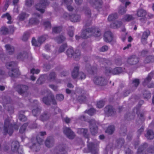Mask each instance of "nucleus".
<instances>
[{
    "instance_id": "c9c22d12",
    "label": "nucleus",
    "mask_w": 154,
    "mask_h": 154,
    "mask_svg": "<svg viewBox=\"0 0 154 154\" xmlns=\"http://www.w3.org/2000/svg\"><path fill=\"white\" fill-rule=\"evenodd\" d=\"M54 39L58 43H60L65 40L66 38L64 36L61 35L56 37Z\"/></svg>"
},
{
    "instance_id": "8fccbe9b",
    "label": "nucleus",
    "mask_w": 154,
    "mask_h": 154,
    "mask_svg": "<svg viewBox=\"0 0 154 154\" xmlns=\"http://www.w3.org/2000/svg\"><path fill=\"white\" fill-rule=\"evenodd\" d=\"M74 51L72 48H69L66 51V54L68 57L71 58L72 57Z\"/></svg>"
},
{
    "instance_id": "3c124183",
    "label": "nucleus",
    "mask_w": 154,
    "mask_h": 154,
    "mask_svg": "<svg viewBox=\"0 0 154 154\" xmlns=\"http://www.w3.org/2000/svg\"><path fill=\"white\" fill-rule=\"evenodd\" d=\"M127 11L125 7L123 6H120L118 10V13L121 15H123L125 14Z\"/></svg>"
},
{
    "instance_id": "a878e982",
    "label": "nucleus",
    "mask_w": 154,
    "mask_h": 154,
    "mask_svg": "<svg viewBox=\"0 0 154 154\" xmlns=\"http://www.w3.org/2000/svg\"><path fill=\"white\" fill-rule=\"evenodd\" d=\"M5 47L6 49V51L7 53L9 54H12L14 52V48L13 46L10 45H6L5 46Z\"/></svg>"
},
{
    "instance_id": "58836bf2",
    "label": "nucleus",
    "mask_w": 154,
    "mask_h": 154,
    "mask_svg": "<svg viewBox=\"0 0 154 154\" xmlns=\"http://www.w3.org/2000/svg\"><path fill=\"white\" fill-rule=\"evenodd\" d=\"M28 14H26V13L22 12L19 14L18 18L19 20L23 21L25 19L28 17Z\"/></svg>"
},
{
    "instance_id": "4468645a",
    "label": "nucleus",
    "mask_w": 154,
    "mask_h": 154,
    "mask_svg": "<svg viewBox=\"0 0 154 154\" xmlns=\"http://www.w3.org/2000/svg\"><path fill=\"white\" fill-rule=\"evenodd\" d=\"M36 140L38 142V143L36 144L35 143H32V146L29 147L31 149L33 148L36 151L39 150L40 148V144L43 141V139L40 138L39 137H36Z\"/></svg>"
},
{
    "instance_id": "f3484780",
    "label": "nucleus",
    "mask_w": 154,
    "mask_h": 154,
    "mask_svg": "<svg viewBox=\"0 0 154 154\" xmlns=\"http://www.w3.org/2000/svg\"><path fill=\"white\" fill-rule=\"evenodd\" d=\"M69 20L73 22H79L81 20V16L77 14H72L69 16Z\"/></svg>"
},
{
    "instance_id": "f03ea898",
    "label": "nucleus",
    "mask_w": 154,
    "mask_h": 154,
    "mask_svg": "<svg viewBox=\"0 0 154 154\" xmlns=\"http://www.w3.org/2000/svg\"><path fill=\"white\" fill-rule=\"evenodd\" d=\"M13 128L17 130L19 128V126L16 125H13L10 123L9 119H6L4 122V134L6 135L8 134L9 136H11L13 132Z\"/></svg>"
},
{
    "instance_id": "473e14b6",
    "label": "nucleus",
    "mask_w": 154,
    "mask_h": 154,
    "mask_svg": "<svg viewBox=\"0 0 154 154\" xmlns=\"http://www.w3.org/2000/svg\"><path fill=\"white\" fill-rule=\"evenodd\" d=\"M50 97L49 95H47V96H45L42 99L43 102L47 105H50L51 104V100Z\"/></svg>"
},
{
    "instance_id": "9d476101",
    "label": "nucleus",
    "mask_w": 154,
    "mask_h": 154,
    "mask_svg": "<svg viewBox=\"0 0 154 154\" xmlns=\"http://www.w3.org/2000/svg\"><path fill=\"white\" fill-rule=\"evenodd\" d=\"M8 74L9 76L11 78H17L20 75V73L18 69L14 68L9 71Z\"/></svg>"
},
{
    "instance_id": "de8ad7c7",
    "label": "nucleus",
    "mask_w": 154,
    "mask_h": 154,
    "mask_svg": "<svg viewBox=\"0 0 154 154\" xmlns=\"http://www.w3.org/2000/svg\"><path fill=\"white\" fill-rule=\"evenodd\" d=\"M62 30L60 26H56L52 28V33L58 34L60 33Z\"/></svg>"
},
{
    "instance_id": "f257e3e1",
    "label": "nucleus",
    "mask_w": 154,
    "mask_h": 154,
    "mask_svg": "<svg viewBox=\"0 0 154 154\" xmlns=\"http://www.w3.org/2000/svg\"><path fill=\"white\" fill-rule=\"evenodd\" d=\"M92 35L95 37H99L101 35L100 29L95 27L87 28L82 32L81 36L83 38H87Z\"/></svg>"
},
{
    "instance_id": "bb28decb",
    "label": "nucleus",
    "mask_w": 154,
    "mask_h": 154,
    "mask_svg": "<svg viewBox=\"0 0 154 154\" xmlns=\"http://www.w3.org/2000/svg\"><path fill=\"white\" fill-rule=\"evenodd\" d=\"M55 154H67L66 147L64 145H60L59 151Z\"/></svg>"
},
{
    "instance_id": "4be33fe9",
    "label": "nucleus",
    "mask_w": 154,
    "mask_h": 154,
    "mask_svg": "<svg viewBox=\"0 0 154 154\" xmlns=\"http://www.w3.org/2000/svg\"><path fill=\"white\" fill-rule=\"evenodd\" d=\"M19 147V142L17 141H13L11 144V150L13 152H17Z\"/></svg>"
},
{
    "instance_id": "b1692460",
    "label": "nucleus",
    "mask_w": 154,
    "mask_h": 154,
    "mask_svg": "<svg viewBox=\"0 0 154 154\" xmlns=\"http://www.w3.org/2000/svg\"><path fill=\"white\" fill-rule=\"evenodd\" d=\"M145 136L147 139L152 140L154 138V133L153 131L150 129L146 130V134H145Z\"/></svg>"
},
{
    "instance_id": "cd10ccee",
    "label": "nucleus",
    "mask_w": 154,
    "mask_h": 154,
    "mask_svg": "<svg viewBox=\"0 0 154 154\" xmlns=\"http://www.w3.org/2000/svg\"><path fill=\"white\" fill-rule=\"evenodd\" d=\"M17 63L13 61L8 62L5 64V66L8 69H11L17 66Z\"/></svg>"
},
{
    "instance_id": "4c0bfd02",
    "label": "nucleus",
    "mask_w": 154,
    "mask_h": 154,
    "mask_svg": "<svg viewBox=\"0 0 154 154\" xmlns=\"http://www.w3.org/2000/svg\"><path fill=\"white\" fill-rule=\"evenodd\" d=\"M148 146V144L146 143H144L141 145L138 148L137 153L138 154L140 153L146 149Z\"/></svg>"
},
{
    "instance_id": "dca6fc26",
    "label": "nucleus",
    "mask_w": 154,
    "mask_h": 154,
    "mask_svg": "<svg viewBox=\"0 0 154 154\" xmlns=\"http://www.w3.org/2000/svg\"><path fill=\"white\" fill-rule=\"evenodd\" d=\"M104 111L105 113L108 116L112 115L115 113V111L112 106H108L104 108Z\"/></svg>"
},
{
    "instance_id": "9b49d317",
    "label": "nucleus",
    "mask_w": 154,
    "mask_h": 154,
    "mask_svg": "<svg viewBox=\"0 0 154 154\" xmlns=\"http://www.w3.org/2000/svg\"><path fill=\"white\" fill-rule=\"evenodd\" d=\"M88 147L90 152H91L92 154H98L97 145H95L92 143H90L88 144Z\"/></svg>"
},
{
    "instance_id": "6e6d98bb",
    "label": "nucleus",
    "mask_w": 154,
    "mask_h": 154,
    "mask_svg": "<svg viewBox=\"0 0 154 154\" xmlns=\"http://www.w3.org/2000/svg\"><path fill=\"white\" fill-rule=\"evenodd\" d=\"M41 111V109L38 107L32 110V112L33 115L34 116H36L39 115Z\"/></svg>"
},
{
    "instance_id": "6e6552de",
    "label": "nucleus",
    "mask_w": 154,
    "mask_h": 154,
    "mask_svg": "<svg viewBox=\"0 0 154 154\" xmlns=\"http://www.w3.org/2000/svg\"><path fill=\"white\" fill-rule=\"evenodd\" d=\"M63 132L69 139H72L75 137V134L69 128H64Z\"/></svg>"
},
{
    "instance_id": "2eb2a0df",
    "label": "nucleus",
    "mask_w": 154,
    "mask_h": 154,
    "mask_svg": "<svg viewBox=\"0 0 154 154\" xmlns=\"http://www.w3.org/2000/svg\"><path fill=\"white\" fill-rule=\"evenodd\" d=\"M50 116V113L48 111H45L40 115L39 119L42 121L44 122L48 120Z\"/></svg>"
},
{
    "instance_id": "1a4fd4ad",
    "label": "nucleus",
    "mask_w": 154,
    "mask_h": 154,
    "mask_svg": "<svg viewBox=\"0 0 154 154\" xmlns=\"http://www.w3.org/2000/svg\"><path fill=\"white\" fill-rule=\"evenodd\" d=\"M27 58L30 60H32V57L30 53H28L26 52H23L19 53L17 55V58L21 60Z\"/></svg>"
},
{
    "instance_id": "f704fd0d",
    "label": "nucleus",
    "mask_w": 154,
    "mask_h": 154,
    "mask_svg": "<svg viewBox=\"0 0 154 154\" xmlns=\"http://www.w3.org/2000/svg\"><path fill=\"white\" fill-rule=\"evenodd\" d=\"M127 131V128L125 126H122L119 131V133L122 136H125Z\"/></svg>"
},
{
    "instance_id": "052dcab7",
    "label": "nucleus",
    "mask_w": 154,
    "mask_h": 154,
    "mask_svg": "<svg viewBox=\"0 0 154 154\" xmlns=\"http://www.w3.org/2000/svg\"><path fill=\"white\" fill-rule=\"evenodd\" d=\"M2 17H7V19L9 20V21L7 22L8 23H11V17L10 15L8 13H7L5 14H4L2 16Z\"/></svg>"
},
{
    "instance_id": "0eeeda50",
    "label": "nucleus",
    "mask_w": 154,
    "mask_h": 154,
    "mask_svg": "<svg viewBox=\"0 0 154 154\" xmlns=\"http://www.w3.org/2000/svg\"><path fill=\"white\" fill-rule=\"evenodd\" d=\"M88 2L94 8H101L102 4V0H88Z\"/></svg>"
},
{
    "instance_id": "ea45409f",
    "label": "nucleus",
    "mask_w": 154,
    "mask_h": 154,
    "mask_svg": "<svg viewBox=\"0 0 154 154\" xmlns=\"http://www.w3.org/2000/svg\"><path fill=\"white\" fill-rule=\"evenodd\" d=\"M77 100L80 103H83L86 101V98L85 95H81L78 97Z\"/></svg>"
},
{
    "instance_id": "412c9836",
    "label": "nucleus",
    "mask_w": 154,
    "mask_h": 154,
    "mask_svg": "<svg viewBox=\"0 0 154 154\" xmlns=\"http://www.w3.org/2000/svg\"><path fill=\"white\" fill-rule=\"evenodd\" d=\"M154 75V72H151L149 74L148 76L144 79V81L142 82L143 86L146 85L151 81Z\"/></svg>"
},
{
    "instance_id": "37998d69",
    "label": "nucleus",
    "mask_w": 154,
    "mask_h": 154,
    "mask_svg": "<svg viewBox=\"0 0 154 154\" xmlns=\"http://www.w3.org/2000/svg\"><path fill=\"white\" fill-rule=\"evenodd\" d=\"M44 7L42 5L40 2L39 3L36 5L35 8L38 11H39L41 13H43L45 11V10L43 9Z\"/></svg>"
},
{
    "instance_id": "79ce46f5",
    "label": "nucleus",
    "mask_w": 154,
    "mask_h": 154,
    "mask_svg": "<svg viewBox=\"0 0 154 154\" xmlns=\"http://www.w3.org/2000/svg\"><path fill=\"white\" fill-rule=\"evenodd\" d=\"M81 52L79 50H76L74 51V53L72 57L76 60L79 59L81 56Z\"/></svg>"
},
{
    "instance_id": "864d4df0",
    "label": "nucleus",
    "mask_w": 154,
    "mask_h": 154,
    "mask_svg": "<svg viewBox=\"0 0 154 154\" xmlns=\"http://www.w3.org/2000/svg\"><path fill=\"white\" fill-rule=\"evenodd\" d=\"M154 60V57L152 56H149L146 57L144 60L145 63H148L152 62Z\"/></svg>"
},
{
    "instance_id": "aec40b11",
    "label": "nucleus",
    "mask_w": 154,
    "mask_h": 154,
    "mask_svg": "<svg viewBox=\"0 0 154 154\" xmlns=\"http://www.w3.org/2000/svg\"><path fill=\"white\" fill-rule=\"evenodd\" d=\"M86 69L88 72L90 74H94L97 71V68L96 66H91L89 64L87 65Z\"/></svg>"
},
{
    "instance_id": "a19ab883",
    "label": "nucleus",
    "mask_w": 154,
    "mask_h": 154,
    "mask_svg": "<svg viewBox=\"0 0 154 154\" xmlns=\"http://www.w3.org/2000/svg\"><path fill=\"white\" fill-rule=\"evenodd\" d=\"M115 128V126L114 125H110L108 127L105 132L109 134H112L114 132Z\"/></svg>"
},
{
    "instance_id": "e2e57ef3",
    "label": "nucleus",
    "mask_w": 154,
    "mask_h": 154,
    "mask_svg": "<svg viewBox=\"0 0 154 154\" xmlns=\"http://www.w3.org/2000/svg\"><path fill=\"white\" fill-rule=\"evenodd\" d=\"M87 18V19H85L84 22L85 23V26L86 27L88 26L91 25L92 21L91 17H90Z\"/></svg>"
},
{
    "instance_id": "0e129e2a",
    "label": "nucleus",
    "mask_w": 154,
    "mask_h": 154,
    "mask_svg": "<svg viewBox=\"0 0 154 154\" xmlns=\"http://www.w3.org/2000/svg\"><path fill=\"white\" fill-rule=\"evenodd\" d=\"M140 83V81L138 79H134L132 80V84L135 88L138 86Z\"/></svg>"
},
{
    "instance_id": "423d86ee",
    "label": "nucleus",
    "mask_w": 154,
    "mask_h": 154,
    "mask_svg": "<svg viewBox=\"0 0 154 154\" xmlns=\"http://www.w3.org/2000/svg\"><path fill=\"white\" fill-rule=\"evenodd\" d=\"M33 16L36 18H32L29 19V25L38 24L39 22V19L42 18L41 15L37 13H34L33 14Z\"/></svg>"
},
{
    "instance_id": "f8f14e48",
    "label": "nucleus",
    "mask_w": 154,
    "mask_h": 154,
    "mask_svg": "<svg viewBox=\"0 0 154 154\" xmlns=\"http://www.w3.org/2000/svg\"><path fill=\"white\" fill-rule=\"evenodd\" d=\"M139 57L135 55L130 56L128 58V62L129 64L131 65H134L137 64L139 62Z\"/></svg>"
},
{
    "instance_id": "ddd939ff",
    "label": "nucleus",
    "mask_w": 154,
    "mask_h": 154,
    "mask_svg": "<svg viewBox=\"0 0 154 154\" xmlns=\"http://www.w3.org/2000/svg\"><path fill=\"white\" fill-rule=\"evenodd\" d=\"M45 36H42L38 38V42L36 41L34 38H33L32 42L33 45L35 46L38 47L45 41Z\"/></svg>"
},
{
    "instance_id": "20e7f679",
    "label": "nucleus",
    "mask_w": 154,
    "mask_h": 154,
    "mask_svg": "<svg viewBox=\"0 0 154 154\" xmlns=\"http://www.w3.org/2000/svg\"><path fill=\"white\" fill-rule=\"evenodd\" d=\"M90 124V129L91 133L93 135H95L97 133L98 123L94 119H91L88 121Z\"/></svg>"
},
{
    "instance_id": "2f4dec72",
    "label": "nucleus",
    "mask_w": 154,
    "mask_h": 154,
    "mask_svg": "<svg viewBox=\"0 0 154 154\" xmlns=\"http://www.w3.org/2000/svg\"><path fill=\"white\" fill-rule=\"evenodd\" d=\"M2 102L5 104H10L12 102L11 98L9 96H4L2 97Z\"/></svg>"
},
{
    "instance_id": "393cba45",
    "label": "nucleus",
    "mask_w": 154,
    "mask_h": 154,
    "mask_svg": "<svg viewBox=\"0 0 154 154\" xmlns=\"http://www.w3.org/2000/svg\"><path fill=\"white\" fill-rule=\"evenodd\" d=\"M116 147L118 148H121L124 145L125 143V140L124 138H120L118 139L116 141Z\"/></svg>"
},
{
    "instance_id": "603ef678",
    "label": "nucleus",
    "mask_w": 154,
    "mask_h": 154,
    "mask_svg": "<svg viewBox=\"0 0 154 154\" xmlns=\"http://www.w3.org/2000/svg\"><path fill=\"white\" fill-rule=\"evenodd\" d=\"M6 109L10 114H13L14 112V107L11 104L8 105L6 106Z\"/></svg>"
},
{
    "instance_id": "680f3d73",
    "label": "nucleus",
    "mask_w": 154,
    "mask_h": 154,
    "mask_svg": "<svg viewBox=\"0 0 154 154\" xmlns=\"http://www.w3.org/2000/svg\"><path fill=\"white\" fill-rule=\"evenodd\" d=\"M67 47V45L66 43L63 44L60 47L58 50L59 52L61 53L64 51Z\"/></svg>"
},
{
    "instance_id": "69168bd1",
    "label": "nucleus",
    "mask_w": 154,
    "mask_h": 154,
    "mask_svg": "<svg viewBox=\"0 0 154 154\" xmlns=\"http://www.w3.org/2000/svg\"><path fill=\"white\" fill-rule=\"evenodd\" d=\"M105 73L107 75H109L111 74H112V70L109 67H106L105 70Z\"/></svg>"
},
{
    "instance_id": "e433bc0d",
    "label": "nucleus",
    "mask_w": 154,
    "mask_h": 154,
    "mask_svg": "<svg viewBox=\"0 0 154 154\" xmlns=\"http://www.w3.org/2000/svg\"><path fill=\"white\" fill-rule=\"evenodd\" d=\"M122 24V23L121 21H117L111 24V26L114 28H116L119 27Z\"/></svg>"
},
{
    "instance_id": "72a5a7b5",
    "label": "nucleus",
    "mask_w": 154,
    "mask_h": 154,
    "mask_svg": "<svg viewBox=\"0 0 154 154\" xmlns=\"http://www.w3.org/2000/svg\"><path fill=\"white\" fill-rule=\"evenodd\" d=\"M9 33L8 29L5 26H3L0 29V33L3 35H6Z\"/></svg>"
},
{
    "instance_id": "6ab92c4d",
    "label": "nucleus",
    "mask_w": 154,
    "mask_h": 154,
    "mask_svg": "<svg viewBox=\"0 0 154 154\" xmlns=\"http://www.w3.org/2000/svg\"><path fill=\"white\" fill-rule=\"evenodd\" d=\"M54 139L52 137H49L47 138L45 141V145L48 147L53 146L54 144Z\"/></svg>"
},
{
    "instance_id": "4d7b16f0",
    "label": "nucleus",
    "mask_w": 154,
    "mask_h": 154,
    "mask_svg": "<svg viewBox=\"0 0 154 154\" xmlns=\"http://www.w3.org/2000/svg\"><path fill=\"white\" fill-rule=\"evenodd\" d=\"M56 77V74L54 72H51L49 74L48 79L49 80L54 81Z\"/></svg>"
},
{
    "instance_id": "5701e85b",
    "label": "nucleus",
    "mask_w": 154,
    "mask_h": 154,
    "mask_svg": "<svg viewBox=\"0 0 154 154\" xmlns=\"http://www.w3.org/2000/svg\"><path fill=\"white\" fill-rule=\"evenodd\" d=\"M79 67L76 66L74 67L72 72V76L73 79L77 78L79 75Z\"/></svg>"
},
{
    "instance_id": "09e8293b",
    "label": "nucleus",
    "mask_w": 154,
    "mask_h": 154,
    "mask_svg": "<svg viewBox=\"0 0 154 154\" xmlns=\"http://www.w3.org/2000/svg\"><path fill=\"white\" fill-rule=\"evenodd\" d=\"M24 112L23 111H20L19 112V119L21 121L24 122L26 121L27 119V118L23 114Z\"/></svg>"
},
{
    "instance_id": "a18cd8bd",
    "label": "nucleus",
    "mask_w": 154,
    "mask_h": 154,
    "mask_svg": "<svg viewBox=\"0 0 154 154\" xmlns=\"http://www.w3.org/2000/svg\"><path fill=\"white\" fill-rule=\"evenodd\" d=\"M122 70L121 67H117L112 70V74L116 75L121 73Z\"/></svg>"
},
{
    "instance_id": "5fc2aeb1",
    "label": "nucleus",
    "mask_w": 154,
    "mask_h": 154,
    "mask_svg": "<svg viewBox=\"0 0 154 154\" xmlns=\"http://www.w3.org/2000/svg\"><path fill=\"white\" fill-rule=\"evenodd\" d=\"M49 92L46 91V95H49L50 96V98H51L52 102V104L54 105H56L57 104V102L54 98V97L53 94H49Z\"/></svg>"
},
{
    "instance_id": "13d9d810",
    "label": "nucleus",
    "mask_w": 154,
    "mask_h": 154,
    "mask_svg": "<svg viewBox=\"0 0 154 154\" xmlns=\"http://www.w3.org/2000/svg\"><path fill=\"white\" fill-rule=\"evenodd\" d=\"M150 32L149 30H146L143 33L141 38L147 39L150 34Z\"/></svg>"
},
{
    "instance_id": "49530a36",
    "label": "nucleus",
    "mask_w": 154,
    "mask_h": 154,
    "mask_svg": "<svg viewBox=\"0 0 154 154\" xmlns=\"http://www.w3.org/2000/svg\"><path fill=\"white\" fill-rule=\"evenodd\" d=\"M134 19V17L132 15L126 14L123 18V20L126 21H129Z\"/></svg>"
},
{
    "instance_id": "c03bdc74",
    "label": "nucleus",
    "mask_w": 154,
    "mask_h": 154,
    "mask_svg": "<svg viewBox=\"0 0 154 154\" xmlns=\"http://www.w3.org/2000/svg\"><path fill=\"white\" fill-rule=\"evenodd\" d=\"M118 18V14L117 13L112 14L108 17V19L109 21H112Z\"/></svg>"
},
{
    "instance_id": "bf43d9fd",
    "label": "nucleus",
    "mask_w": 154,
    "mask_h": 154,
    "mask_svg": "<svg viewBox=\"0 0 154 154\" xmlns=\"http://www.w3.org/2000/svg\"><path fill=\"white\" fill-rule=\"evenodd\" d=\"M138 116L139 119L140 121V123H139V124L142 123L145 120V119L144 117V113H140Z\"/></svg>"
},
{
    "instance_id": "a211bd4d",
    "label": "nucleus",
    "mask_w": 154,
    "mask_h": 154,
    "mask_svg": "<svg viewBox=\"0 0 154 154\" xmlns=\"http://www.w3.org/2000/svg\"><path fill=\"white\" fill-rule=\"evenodd\" d=\"M113 39V35L111 32L108 31L104 34V40L107 42H111Z\"/></svg>"
},
{
    "instance_id": "c85d7f7f",
    "label": "nucleus",
    "mask_w": 154,
    "mask_h": 154,
    "mask_svg": "<svg viewBox=\"0 0 154 154\" xmlns=\"http://www.w3.org/2000/svg\"><path fill=\"white\" fill-rule=\"evenodd\" d=\"M78 132L80 134H82L85 137L88 138L89 135L88 133V130L87 129L80 128L78 130Z\"/></svg>"
},
{
    "instance_id": "338daca9",
    "label": "nucleus",
    "mask_w": 154,
    "mask_h": 154,
    "mask_svg": "<svg viewBox=\"0 0 154 154\" xmlns=\"http://www.w3.org/2000/svg\"><path fill=\"white\" fill-rule=\"evenodd\" d=\"M28 125L27 123H24L21 127L19 130V132L20 133L22 134L24 132Z\"/></svg>"
},
{
    "instance_id": "774afa93",
    "label": "nucleus",
    "mask_w": 154,
    "mask_h": 154,
    "mask_svg": "<svg viewBox=\"0 0 154 154\" xmlns=\"http://www.w3.org/2000/svg\"><path fill=\"white\" fill-rule=\"evenodd\" d=\"M143 95L144 98L148 99L150 97L151 94L149 91L145 90L143 92Z\"/></svg>"
},
{
    "instance_id": "7ed1b4c3",
    "label": "nucleus",
    "mask_w": 154,
    "mask_h": 154,
    "mask_svg": "<svg viewBox=\"0 0 154 154\" xmlns=\"http://www.w3.org/2000/svg\"><path fill=\"white\" fill-rule=\"evenodd\" d=\"M13 88L20 95H23L26 93L29 89V87L25 85L14 84Z\"/></svg>"
},
{
    "instance_id": "39448f33",
    "label": "nucleus",
    "mask_w": 154,
    "mask_h": 154,
    "mask_svg": "<svg viewBox=\"0 0 154 154\" xmlns=\"http://www.w3.org/2000/svg\"><path fill=\"white\" fill-rule=\"evenodd\" d=\"M93 81L95 85L101 86L105 85L107 83V80L104 77L101 76L95 77Z\"/></svg>"
},
{
    "instance_id": "7c9ffc66",
    "label": "nucleus",
    "mask_w": 154,
    "mask_h": 154,
    "mask_svg": "<svg viewBox=\"0 0 154 154\" xmlns=\"http://www.w3.org/2000/svg\"><path fill=\"white\" fill-rule=\"evenodd\" d=\"M83 11L86 17L87 18L91 17V11L90 9L88 7L83 8Z\"/></svg>"
},
{
    "instance_id": "c756f323",
    "label": "nucleus",
    "mask_w": 154,
    "mask_h": 154,
    "mask_svg": "<svg viewBox=\"0 0 154 154\" xmlns=\"http://www.w3.org/2000/svg\"><path fill=\"white\" fill-rule=\"evenodd\" d=\"M137 15L139 17H144L146 14V12L145 10L140 9L137 11Z\"/></svg>"
}]
</instances>
